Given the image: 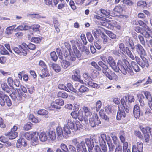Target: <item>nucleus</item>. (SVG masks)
<instances>
[{"label":"nucleus","mask_w":152,"mask_h":152,"mask_svg":"<svg viewBox=\"0 0 152 152\" xmlns=\"http://www.w3.org/2000/svg\"><path fill=\"white\" fill-rule=\"evenodd\" d=\"M131 66L132 67L134 71L136 72H139L140 70L138 65L134 61H132L131 62V65H130V64H129V67L130 68V69L133 70L131 69Z\"/></svg>","instance_id":"412c9836"},{"label":"nucleus","mask_w":152,"mask_h":152,"mask_svg":"<svg viewBox=\"0 0 152 152\" xmlns=\"http://www.w3.org/2000/svg\"><path fill=\"white\" fill-rule=\"evenodd\" d=\"M143 92L144 93V94L146 98L148 100V101L152 100L151 96L149 92L148 91H143Z\"/></svg>","instance_id":"37998d69"},{"label":"nucleus","mask_w":152,"mask_h":152,"mask_svg":"<svg viewBox=\"0 0 152 152\" xmlns=\"http://www.w3.org/2000/svg\"><path fill=\"white\" fill-rule=\"evenodd\" d=\"M57 96L59 97L66 98L68 97V95L65 92L60 91L58 93Z\"/></svg>","instance_id":"58836bf2"},{"label":"nucleus","mask_w":152,"mask_h":152,"mask_svg":"<svg viewBox=\"0 0 152 152\" xmlns=\"http://www.w3.org/2000/svg\"><path fill=\"white\" fill-rule=\"evenodd\" d=\"M0 53L2 55L9 54V52L5 49L4 46L0 45Z\"/></svg>","instance_id":"72a5a7b5"},{"label":"nucleus","mask_w":152,"mask_h":152,"mask_svg":"<svg viewBox=\"0 0 152 152\" xmlns=\"http://www.w3.org/2000/svg\"><path fill=\"white\" fill-rule=\"evenodd\" d=\"M100 136L101 137H99V142L100 143V145H105L106 142L107 141L106 134H101Z\"/></svg>","instance_id":"a878e982"},{"label":"nucleus","mask_w":152,"mask_h":152,"mask_svg":"<svg viewBox=\"0 0 152 152\" xmlns=\"http://www.w3.org/2000/svg\"><path fill=\"white\" fill-rule=\"evenodd\" d=\"M135 48L136 51L141 56V55H145V50L140 44H137L135 45Z\"/></svg>","instance_id":"ddd939ff"},{"label":"nucleus","mask_w":152,"mask_h":152,"mask_svg":"<svg viewBox=\"0 0 152 152\" xmlns=\"http://www.w3.org/2000/svg\"><path fill=\"white\" fill-rule=\"evenodd\" d=\"M38 134L37 132H26L24 134L25 137L28 140H31V144L33 146H35L38 144Z\"/></svg>","instance_id":"39448f33"},{"label":"nucleus","mask_w":152,"mask_h":152,"mask_svg":"<svg viewBox=\"0 0 152 152\" xmlns=\"http://www.w3.org/2000/svg\"><path fill=\"white\" fill-rule=\"evenodd\" d=\"M140 129L143 134H147V132L149 131L150 128L149 127H146L140 128Z\"/></svg>","instance_id":"13d9d810"},{"label":"nucleus","mask_w":152,"mask_h":152,"mask_svg":"<svg viewBox=\"0 0 152 152\" xmlns=\"http://www.w3.org/2000/svg\"><path fill=\"white\" fill-rule=\"evenodd\" d=\"M39 75L42 78H43L45 77H48L50 74L48 71L47 69L45 68L43 69L39 72Z\"/></svg>","instance_id":"393cba45"},{"label":"nucleus","mask_w":152,"mask_h":152,"mask_svg":"<svg viewBox=\"0 0 152 152\" xmlns=\"http://www.w3.org/2000/svg\"><path fill=\"white\" fill-rule=\"evenodd\" d=\"M60 147L61 149L59 148H57L55 152H70L67 145L64 143L61 144Z\"/></svg>","instance_id":"2eb2a0df"},{"label":"nucleus","mask_w":152,"mask_h":152,"mask_svg":"<svg viewBox=\"0 0 152 152\" xmlns=\"http://www.w3.org/2000/svg\"><path fill=\"white\" fill-rule=\"evenodd\" d=\"M14 81L11 77H9L7 79V83L10 87L13 88V84Z\"/></svg>","instance_id":"0e129e2a"},{"label":"nucleus","mask_w":152,"mask_h":152,"mask_svg":"<svg viewBox=\"0 0 152 152\" xmlns=\"http://www.w3.org/2000/svg\"><path fill=\"white\" fill-rule=\"evenodd\" d=\"M104 109L105 111L108 114L112 113L114 112L113 110V107L110 105L106 106L105 107Z\"/></svg>","instance_id":"c9c22d12"},{"label":"nucleus","mask_w":152,"mask_h":152,"mask_svg":"<svg viewBox=\"0 0 152 152\" xmlns=\"http://www.w3.org/2000/svg\"><path fill=\"white\" fill-rule=\"evenodd\" d=\"M124 4L129 6H131L134 4L133 2L131 0H124Z\"/></svg>","instance_id":"c03bdc74"},{"label":"nucleus","mask_w":152,"mask_h":152,"mask_svg":"<svg viewBox=\"0 0 152 152\" xmlns=\"http://www.w3.org/2000/svg\"><path fill=\"white\" fill-rule=\"evenodd\" d=\"M56 132L57 136L58 139L62 140L63 137L67 139L71 133V132L68 127L66 125H64L62 129L60 127L56 128Z\"/></svg>","instance_id":"20e7f679"},{"label":"nucleus","mask_w":152,"mask_h":152,"mask_svg":"<svg viewBox=\"0 0 152 152\" xmlns=\"http://www.w3.org/2000/svg\"><path fill=\"white\" fill-rule=\"evenodd\" d=\"M86 35L89 41L90 42H92L94 40V38L91 34L90 32H87Z\"/></svg>","instance_id":"603ef678"},{"label":"nucleus","mask_w":152,"mask_h":152,"mask_svg":"<svg viewBox=\"0 0 152 152\" xmlns=\"http://www.w3.org/2000/svg\"><path fill=\"white\" fill-rule=\"evenodd\" d=\"M7 96L5 94L3 91H0V104L1 106H4V102L3 99L5 98L6 96Z\"/></svg>","instance_id":"c756f323"},{"label":"nucleus","mask_w":152,"mask_h":152,"mask_svg":"<svg viewBox=\"0 0 152 152\" xmlns=\"http://www.w3.org/2000/svg\"><path fill=\"white\" fill-rule=\"evenodd\" d=\"M83 76L86 80L88 81V82L91 81L92 80L91 77L88 73H84L83 75Z\"/></svg>","instance_id":"3c124183"},{"label":"nucleus","mask_w":152,"mask_h":152,"mask_svg":"<svg viewBox=\"0 0 152 152\" xmlns=\"http://www.w3.org/2000/svg\"><path fill=\"white\" fill-rule=\"evenodd\" d=\"M67 124L69 127L72 130L76 131L82 127V125L79 122L76 123L73 119L70 118L67 121Z\"/></svg>","instance_id":"0eeeda50"},{"label":"nucleus","mask_w":152,"mask_h":152,"mask_svg":"<svg viewBox=\"0 0 152 152\" xmlns=\"http://www.w3.org/2000/svg\"><path fill=\"white\" fill-rule=\"evenodd\" d=\"M113 10L117 13H121L123 11V9L121 6L118 5L115 7Z\"/></svg>","instance_id":"49530a36"},{"label":"nucleus","mask_w":152,"mask_h":152,"mask_svg":"<svg viewBox=\"0 0 152 152\" xmlns=\"http://www.w3.org/2000/svg\"><path fill=\"white\" fill-rule=\"evenodd\" d=\"M1 87L2 90L6 92L9 93L10 92V89L6 83H2Z\"/></svg>","instance_id":"7c9ffc66"},{"label":"nucleus","mask_w":152,"mask_h":152,"mask_svg":"<svg viewBox=\"0 0 152 152\" xmlns=\"http://www.w3.org/2000/svg\"><path fill=\"white\" fill-rule=\"evenodd\" d=\"M27 145L26 141L23 138H20L17 140L16 146L18 148H21L22 146L24 147Z\"/></svg>","instance_id":"4468645a"},{"label":"nucleus","mask_w":152,"mask_h":152,"mask_svg":"<svg viewBox=\"0 0 152 152\" xmlns=\"http://www.w3.org/2000/svg\"><path fill=\"white\" fill-rule=\"evenodd\" d=\"M67 87L69 90L74 92L76 93L77 92V90L73 87L72 85L70 83H68L67 84Z\"/></svg>","instance_id":"052dcab7"},{"label":"nucleus","mask_w":152,"mask_h":152,"mask_svg":"<svg viewBox=\"0 0 152 152\" xmlns=\"http://www.w3.org/2000/svg\"><path fill=\"white\" fill-rule=\"evenodd\" d=\"M133 114L135 118H139L140 112L139 106L138 104H136L135 105L134 108Z\"/></svg>","instance_id":"f3484780"},{"label":"nucleus","mask_w":152,"mask_h":152,"mask_svg":"<svg viewBox=\"0 0 152 152\" xmlns=\"http://www.w3.org/2000/svg\"><path fill=\"white\" fill-rule=\"evenodd\" d=\"M72 48L73 51L75 56L79 59L80 60L81 58V55L79 53V52L77 48L75 45L73 44Z\"/></svg>","instance_id":"5701e85b"},{"label":"nucleus","mask_w":152,"mask_h":152,"mask_svg":"<svg viewBox=\"0 0 152 152\" xmlns=\"http://www.w3.org/2000/svg\"><path fill=\"white\" fill-rule=\"evenodd\" d=\"M78 90L79 92L81 93H84L87 92L89 90V89L87 87L83 85L80 86Z\"/></svg>","instance_id":"4c0bfd02"},{"label":"nucleus","mask_w":152,"mask_h":152,"mask_svg":"<svg viewBox=\"0 0 152 152\" xmlns=\"http://www.w3.org/2000/svg\"><path fill=\"white\" fill-rule=\"evenodd\" d=\"M85 141L86 144L88 148V150L92 149L95 145L94 142L95 143L97 142V140L95 138L92 139L86 138L85 140Z\"/></svg>","instance_id":"9d476101"},{"label":"nucleus","mask_w":152,"mask_h":152,"mask_svg":"<svg viewBox=\"0 0 152 152\" xmlns=\"http://www.w3.org/2000/svg\"><path fill=\"white\" fill-rule=\"evenodd\" d=\"M31 41L32 42L35 43H39L41 41L40 38L38 37H32L31 39Z\"/></svg>","instance_id":"338daca9"},{"label":"nucleus","mask_w":152,"mask_h":152,"mask_svg":"<svg viewBox=\"0 0 152 152\" xmlns=\"http://www.w3.org/2000/svg\"><path fill=\"white\" fill-rule=\"evenodd\" d=\"M91 64L92 66H94L99 71H101V68L98 66L97 63L93 61L91 62Z\"/></svg>","instance_id":"774afa93"},{"label":"nucleus","mask_w":152,"mask_h":152,"mask_svg":"<svg viewBox=\"0 0 152 152\" xmlns=\"http://www.w3.org/2000/svg\"><path fill=\"white\" fill-rule=\"evenodd\" d=\"M51 57L52 59L54 61H55L58 59V57L55 52H52L50 53Z\"/></svg>","instance_id":"6e6d98bb"},{"label":"nucleus","mask_w":152,"mask_h":152,"mask_svg":"<svg viewBox=\"0 0 152 152\" xmlns=\"http://www.w3.org/2000/svg\"><path fill=\"white\" fill-rule=\"evenodd\" d=\"M102 37L103 39V43L104 44H106L110 40V39H109V38L104 34L102 33Z\"/></svg>","instance_id":"de8ad7c7"},{"label":"nucleus","mask_w":152,"mask_h":152,"mask_svg":"<svg viewBox=\"0 0 152 152\" xmlns=\"http://www.w3.org/2000/svg\"><path fill=\"white\" fill-rule=\"evenodd\" d=\"M143 145L142 142H138L137 145H134L132 147V152H143Z\"/></svg>","instance_id":"9b49d317"},{"label":"nucleus","mask_w":152,"mask_h":152,"mask_svg":"<svg viewBox=\"0 0 152 152\" xmlns=\"http://www.w3.org/2000/svg\"><path fill=\"white\" fill-rule=\"evenodd\" d=\"M124 39L125 40L126 45L128 46H130L131 49L133 50L135 48V46H134L133 40L127 36L125 37Z\"/></svg>","instance_id":"f8f14e48"},{"label":"nucleus","mask_w":152,"mask_h":152,"mask_svg":"<svg viewBox=\"0 0 152 152\" xmlns=\"http://www.w3.org/2000/svg\"><path fill=\"white\" fill-rule=\"evenodd\" d=\"M128 97L127 96H125L123 98L121 99V104L124 107L126 106V102H127Z\"/></svg>","instance_id":"4d7b16f0"},{"label":"nucleus","mask_w":152,"mask_h":152,"mask_svg":"<svg viewBox=\"0 0 152 152\" xmlns=\"http://www.w3.org/2000/svg\"><path fill=\"white\" fill-rule=\"evenodd\" d=\"M5 99V103L8 106H10L12 104V102L8 96H6L4 99Z\"/></svg>","instance_id":"864d4df0"},{"label":"nucleus","mask_w":152,"mask_h":152,"mask_svg":"<svg viewBox=\"0 0 152 152\" xmlns=\"http://www.w3.org/2000/svg\"><path fill=\"white\" fill-rule=\"evenodd\" d=\"M31 27L28 26L26 24H23L22 25H20L15 29L17 30H26L31 29Z\"/></svg>","instance_id":"4be33fe9"},{"label":"nucleus","mask_w":152,"mask_h":152,"mask_svg":"<svg viewBox=\"0 0 152 152\" xmlns=\"http://www.w3.org/2000/svg\"><path fill=\"white\" fill-rule=\"evenodd\" d=\"M141 59L139 57L135 56V59L138 64L142 68H148L149 64L147 60L144 57L140 56Z\"/></svg>","instance_id":"6e6552de"},{"label":"nucleus","mask_w":152,"mask_h":152,"mask_svg":"<svg viewBox=\"0 0 152 152\" xmlns=\"http://www.w3.org/2000/svg\"><path fill=\"white\" fill-rule=\"evenodd\" d=\"M126 116V114L124 110H119L117 113V120H121L122 118H124Z\"/></svg>","instance_id":"bb28decb"},{"label":"nucleus","mask_w":152,"mask_h":152,"mask_svg":"<svg viewBox=\"0 0 152 152\" xmlns=\"http://www.w3.org/2000/svg\"><path fill=\"white\" fill-rule=\"evenodd\" d=\"M90 125L92 127H95L96 125H98L101 123L97 114H95L94 115L93 118H91L89 119Z\"/></svg>","instance_id":"1a4fd4ad"},{"label":"nucleus","mask_w":152,"mask_h":152,"mask_svg":"<svg viewBox=\"0 0 152 152\" xmlns=\"http://www.w3.org/2000/svg\"><path fill=\"white\" fill-rule=\"evenodd\" d=\"M32 125V124L30 122H28L24 126L23 129L26 131L29 130L31 128Z\"/></svg>","instance_id":"a19ab883"},{"label":"nucleus","mask_w":152,"mask_h":152,"mask_svg":"<svg viewBox=\"0 0 152 152\" xmlns=\"http://www.w3.org/2000/svg\"><path fill=\"white\" fill-rule=\"evenodd\" d=\"M10 96L12 99L16 102L20 103L24 100L27 97V95L19 89L13 91L12 93L10 94Z\"/></svg>","instance_id":"7ed1b4c3"},{"label":"nucleus","mask_w":152,"mask_h":152,"mask_svg":"<svg viewBox=\"0 0 152 152\" xmlns=\"http://www.w3.org/2000/svg\"><path fill=\"white\" fill-rule=\"evenodd\" d=\"M100 11L102 13L104 17L108 18L109 15H110V13L109 11H107L102 9L100 10Z\"/></svg>","instance_id":"79ce46f5"},{"label":"nucleus","mask_w":152,"mask_h":152,"mask_svg":"<svg viewBox=\"0 0 152 152\" xmlns=\"http://www.w3.org/2000/svg\"><path fill=\"white\" fill-rule=\"evenodd\" d=\"M77 118L80 121H83L85 123L88 122L87 118L83 116V113L81 111H79L78 112Z\"/></svg>","instance_id":"6ab92c4d"},{"label":"nucleus","mask_w":152,"mask_h":152,"mask_svg":"<svg viewBox=\"0 0 152 152\" xmlns=\"http://www.w3.org/2000/svg\"><path fill=\"white\" fill-rule=\"evenodd\" d=\"M137 5L138 6L144 8L146 6V3L145 1H138L137 3Z\"/></svg>","instance_id":"09e8293b"},{"label":"nucleus","mask_w":152,"mask_h":152,"mask_svg":"<svg viewBox=\"0 0 152 152\" xmlns=\"http://www.w3.org/2000/svg\"><path fill=\"white\" fill-rule=\"evenodd\" d=\"M39 135V138L42 142H45L47 139V136L46 133L45 132H41Z\"/></svg>","instance_id":"cd10ccee"},{"label":"nucleus","mask_w":152,"mask_h":152,"mask_svg":"<svg viewBox=\"0 0 152 152\" xmlns=\"http://www.w3.org/2000/svg\"><path fill=\"white\" fill-rule=\"evenodd\" d=\"M82 110L86 117L90 116L92 115V113L90 109L88 107L83 106L82 108Z\"/></svg>","instance_id":"aec40b11"},{"label":"nucleus","mask_w":152,"mask_h":152,"mask_svg":"<svg viewBox=\"0 0 152 152\" xmlns=\"http://www.w3.org/2000/svg\"><path fill=\"white\" fill-rule=\"evenodd\" d=\"M94 18L95 19H96L98 20L104 21H105L106 22H108L109 21V20L108 19H107L105 18H103L96 15H94Z\"/></svg>","instance_id":"5fc2aeb1"},{"label":"nucleus","mask_w":152,"mask_h":152,"mask_svg":"<svg viewBox=\"0 0 152 152\" xmlns=\"http://www.w3.org/2000/svg\"><path fill=\"white\" fill-rule=\"evenodd\" d=\"M126 51L128 56L132 60H134L135 58V57L132 54V53L128 48H126Z\"/></svg>","instance_id":"f704fd0d"},{"label":"nucleus","mask_w":152,"mask_h":152,"mask_svg":"<svg viewBox=\"0 0 152 152\" xmlns=\"http://www.w3.org/2000/svg\"><path fill=\"white\" fill-rule=\"evenodd\" d=\"M102 105V103L100 100H98L96 103V110L98 112L99 111Z\"/></svg>","instance_id":"a18cd8bd"},{"label":"nucleus","mask_w":152,"mask_h":152,"mask_svg":"<svg viewBox=\"0 0 152 152\" xmlns=\"http://www.w3.org/2000/svg\"><path fill=\"white\" fill-rule=\"evenodd\" d=\"M88 85L94 88H98L100 87V86L97 84L94 83H92L91 81L88 82Z\"/></svg>","instance_id":"8fccbe9b"},{"label":"nucleus","mask_w":152,"mask_h":152,"mask_svg":"<svg viewBox=\"0 0 152 152\" xmlns=\"http://www.w3.org/2000/svg\"><path fill=\"white\" fill-rule=\"evenodd\" d=\"M48 135L52 140H54L56 138L55 131L54 129H51L48 132Z\"/></svg>","instance_id":"c85d7f7f"},{"label":"nucleus","mask_w":152,"mask_h":152,"mask_svg":"<svg viewBox=\"0 0 152 152\" xmlns=\"http://www.w3.org/2000/svg\"><path fill=\"white\" fill-rule=\"evenodd\" d=\"M16 26V25H14L12 26L7 27L6 28L5 33L8 35L11 34L12 33V31Z\"/></svg>","instance_id":"473e14b6"},{"label":"nucleus","mask_w":152,"mask_h":152,"mask_svg":"<svg viewBox=\"0 0 152 152\" xmlns=\"http://www.w3.org/2000/svg\"><path fill=\"white\" fill-rule=\"evenodd\" d=\"M56 104L60 106H62L64 104L63 100L61 99H56L55 101Z\"/></svg>","instance_id":"69168bd1"},{"label":"nucleus","mask_w":152,"mask_h":152,"mask_svg":"<svg viewBox=\"0 0 152 152\" xmlns=\"http://www.w3.org/2000/svg\"><path fill=\"white\" fill-rule=\"evenodd\" d=\"M99 113V115L102 119L107 121L109 120V118L105 114L103 109H101Z\"/></svg>","instance_id":"2f4dec72"},{"label":"nucleus","mask_w":152,"mask_h":152,"mask_svg":"<svg viewBox=\"0 0 152 152\" xmlns=\"http://www.w3.org/2000/svg\"><path fill=\"white\" fill-rule=\"evenodd\" d=\"M101 148L98 145H96L94 148L95 152H106L107 151V148L104 145H101Z\"/></svg>","instance_id":"a211bd4d"},{"label":"nucleus","mask_w":152,"mask_h":152,"mask_svg":"<svg viewBox=\"0 0 152 152\" xmlns=\"http://www.w3.org/2000/svg\"><path fill=\"white\" fill-rule=\"evenodd\" d=\"M52 68L56 72H58L61 71V68L59 66L56 64H52Z\"/></svg>","instance_id":"ea45409f"},{"label":"nucleus","mask_w":152,"mask_h":152,"mask_svg":"<svg viewBox=\"0 0 152 152\" xmlns=\"http://www.w3.org/2000/svg\"><path fill=\"white\" fill-rule=\"evenodd\" d=\"M72 144L76 146L77 152H87L86 148H83V145L84 142L82 141L80 142L79 140L77 138H75L72 140Z\"/></svg>","instance_id":"423d86ee"},{"label":"nucleus","mask_w":152,"mask_h":152,"mask_svg":"<svg viewBox=\"0 0 152 152\" xmlns=\"http://www.w3.org/2000/svg\"><path fill=\"white\" fill-rule=\"evenodd\" d=\"M61 64L62 67L64 69H66L70 65V63L69 62L65 60H63Z\"/></svg>","instance_id":"e433bc0d"},{"label":"nucleus","mask_w":152,"mask_h":152,"mask_svg":"<svg viewBox=\"0 0 152 152\" xmlns=\"http://www.w3.org/2000/svg\"><path fill=\"white\" fill-rule=\"evenodd\" d=\"M5 134L6 136H8L9 139H15L18 136V133L16 132L10 131Z\"/></svg>","instance_id":"b1692460"},{"label":"nucleus","mask_w":152,"mask_h":152,"mask_svg":"<svg viewBox=\"0 0 152 152\" xmlns=\"http://www.w3.org/2000/svg\"><path fill=\"white\" fill-rule=\"evenodd\" d=\"M32 29L35 31H39V28L40 27L39 25L36 24L32 25L31 26H30Z\"/></svg>","instance_id":"bf43d9fd"},{"label":"nucleus","mask_w":152,"mask_h":152,"mask_svg":"<svg viewBox=\"0 0 152 152\" xmlns=\"http://www.w3.org/2000/svg\"><path fill=\"white\" fill-rule=\"evenodd\" d=\"M70 42L72 45H73V44H75L78 47L80 44V40L79 39H77L75 41L73 40L70 41Z\"/></svg>","instance_id":"680f3d73"},{"label":"nucleus","mask_w":152,"mask_h":152,"mask_svg":"<svg viewBox=\"0 0 152 152\" xmlns=\"http://www.w3.org/2000/svg\"><path fill=\"white\" fill-rule=\"evenodd\" d=\"M151 29L148 26L146 27L143 29L141 34L145 38H148L151 36Z\"/></svg>","instance_id":"dca6fc26"},{"label":"nucleus","mask_w":152,"mask_h":152,"mask_svg":"<svg viewBox=\"0 0 152 152\" xmlns=\"http://www.w3.org/2000/svg\"><path fill=\"white\" fill-rule=\"evenodd\" d=\"M107 62L112 69L117 72L120 70L124 75H126L127 72L131 75L132 76L134 74L132 70L129 67V63L126 59H124L122 61L118 60L116 65V62L111 56H109L107 57Z\"/></svg>","instance_id":"f257e3e1"},{"label":"nucleus","mask_w":152,"mask_h":152,"mask_svg":"<svg viewBox=\"0 0 152 152\" xmlns=\"http://www.w3.org/2000/svg\"><path fill=\"white\" fill-rule=\"evenodd\" d=\"M48 113V111L45 110H40L38 111V114L41 115H46Z\"/></svg>","instance_id":"e2e57ef3"},{"label":"nucleus","mask_w":152,"mask_h":152,"mask_svg":"<svg viewBox=\"0 0 152 152\" xmlns=\"http://www.w3.org/2000/svg\"><path fill=\"white\" fill-rule=\"evenodd\" d=\"M98 64L102 68V72L104 75L109 80H117L118 77L116 74L111 70H108V66L102 61L98 62Z\"/></svg>","instance_id":"f03ea898"}]
</instances>
